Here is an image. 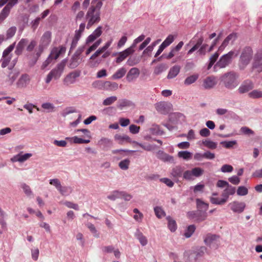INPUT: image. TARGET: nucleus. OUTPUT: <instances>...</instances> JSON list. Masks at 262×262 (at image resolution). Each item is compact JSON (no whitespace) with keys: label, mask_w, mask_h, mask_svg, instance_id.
<instances>
[{"label":"nucleus","mask_w":262,"mask_h":262,"mask_svg":"<svg viewBox=\"0 0 262 262\" xmlns=\"http://www.w3.org/2000/svg\"><path fill=\"white\" fill-rule=\"evenodd\" d=\"M193 176L199 177L202 176L204 172V170L200 167H195L191 170Z\"/></svg>","instance_id":"obj_60"},{"label":"nucleus","mask_w":262,"mask_h":262,"mask_svg":"<svg viewBox=\"0 0 262 262\" xmlns=\"http://www.w3.org/2000/svg\"><path fill=\"white\" fill-rule=\"evenodd\" d=\"M20 187L23 189V191L25 192V193L28 196H30L33 194L32 191H31L30 187L26 183H21L20 184Z\"/></svg>","instance_id":"obj_47"},{"label":"nucleus","mask_w":262,"mask_h":262,"mask_svg":"<svg viewBox=\"0 0 262 262\" xmlns=\"http://www.w3.org/2000/svg\"><path fill=\"white\" fill-rule=\"evenodd\" d=\"M216 84L215 78L213 76L208 77L204 81V86L206 89L212 88Z\"/></svg>","instance_id":"obj_29"},{"label":"nucleus","mask_w":262,"mask_h":262,"mask_svg":"<svg viewBox=\"0 0 262 262\" xmlns=\"http://www.w3.org/2000/svg\"><path fill=\"white\" fill-rule=\"evenodd\" d=\"M231 209L235 213H241L245 208L246 204L244 202L234 201L229 204Z\"/></svg>","instance_id":"obj_13"},{"label":"nucleus","mask_w":262,"mask_h":262,"mask_svg":"<svg viewBox=\"0 0 262 262\" xmlns=\"http://www.w3.org/2000/svg\"><path fill=\"white\" fill-rule=\"evenodd\" d=\"M253 68L262 70V51L258 52L254 56Z\"/></svg>","instance_id":"obj_21"},{"label":"nucleus","mask_w":262,"mask_h":262,"mask_svg":"<svg viewBox=\"0 0 262 262\" xmlns=\"http://www.w3.org/2000/svg\"><path fill=\"white\" fill-rule=\"evenodd\" d=\"M139 75V69L137 68H132L128 72L126 79L128 82H130L136 79Z\"/></svg>","instance_id":"obj_19"},{"label":"nucleus","mask_w":262,"mask_h":262,"mask_svg":"<svg viewBox=\"0 0 262 262\" xmlns=\"http://www.w3.org/2000/svg\"><path fill=\"white\" fill-rule=\"evenodd\" d=\"M104 88L108 91H115L118 88V84L115 82L105 81L103 85Z\"/></svg>","instance_id":"obj_36"},{"label":"nucleus","mask_w":262,"mask_h":262,"mask_svg":"<svg viewBox=\"0 0 262 262\" xmlns=\"http://www.w3.org/2000/svg\"><path fill=\"white\" fill-rule=\"evenodd\" d=\"M129 163V160L126 159L119 162V166L122 170H127L128 168Z\"/></svg>","instance_id":"obj_49"},{"label":"nucleus","mask_w":262,"mask_h":262,"mask_svg":"<svg viewBox=\"0 0 262 262\" xmlns=\"http://www.w3.org/2000/svg\"><path fill=\"white\" fill-rule=\"evenodd\" d=\"M117 100L116 96H111L104 99L102 102L103 105H110L113 104Z\"/></svg>","instance_id":"obj_51"},{"label":"nucleus","mask_w":262,"mask_h":262,"mask_svg":"<svg viewBox=\"0 0 262 262\" xmlns=\"http://www.w3.org/2000/svg\"><path fill=\"white\" fill-rule=\"evenodd\" d=\"M80 61V57L73 54L70 60L69 67L70 69H75L79 66Z\"/></svg>","instance_id":"obj_32"},{"label":"nucleus","mask_w":262,"mask_h":262,"mask_svg":"<svg viewBox=\"0 0 262 262\" xmlns=\"http://www.w3.org/2000/svg\"><path fill=\"white\" fill-rule=\"evenodd\" d=\"M180 69L181 67L178 65H175L172 67L168 72L167 78L168 79L174 78L179 74Z\"/></svg>","instance_id":"obj_27"},{"label":"nucleus","mask_w":262,"mask_h":262,"mask_svg":"<svg viewBox=\"0 0 262 262\" xmlns=\"http://www.w3.org/2000/svg\"><path fill=\"white\" fill-rule=\"evenodd\" d=\"M219 56V54L217 52L214 53L209 58V63L208 65V69H210Z\"/></svg>","instance_id":"obj_50"},{"label":"nucleus","mask_w":262,"mask_h":262,"mask_svg":"<svg viewBox=\"0 0 262 262\" xmlns=\"http://www.w3.org/2000/svg\"><path fill=\"white\" fill-rule=\"evenodd\" d=\"M198 77L199 76L197 74L191 75L185 79L184 83L185 85H189L195 82L198 79Z\"/></svg>","instance_id":"obj_42"},{"label":"nucleus","mask_w":262,"mask_h":262,"mask_svg":"<svg viewBox=\"0 0 262 262\" xmlns=\"http://www.w3.org/2000/svg\"><path fill=\"white\" fill-rule=\"evenodd\" d=\"M195 229L194 225L189 226L184 233L185 236L187 238L190 237L194 232Z\"/></svg>","instance_id":"obj_52"},{"label":"nucleus","mask_w":262,"mask_h":262,"mask_svg":"<svg viewBox=\"0 0 262 262\" xmlns=\"http://www.w3.org/2000/svg\"><path fill=\"white\" fill-rule=\"evenodd\" d=\"M207 248L204 246L198 247L193 248L188 255L187 262H200V259L203 257Z\"/></svg>","instance_id":"obj_5"},{"label":"nucleus","mask_w":262,"mask_h":262,"mask_svg":"<svg viewBox=\"0 0 262 262\" xmlns=\"http://www.w3.org/2000/svg\"><path fill=\"white\" fill-rule=\"evenodd\" d=\"M155 105L157 111L162 114L167 113L172 107L170 103L164 101L157 103Z\"/></svg>","instance_id":"obj_14"},{"label":"nucleus","mask_w":262,"mask_h":262,"mask_svg":"<svg viewBox=\"0 0 262 262\" xmlns=\"http://www.w3.org/2000/svg\"><path fill=\"white\" fill-rule=\"evenodd\" d=\"M233 167L231 165H228V164L223 165L221 168V171L222 172H224V173L231 172L233 171Z\"/></svg>","instance_id":"obj_63"},{"label":"nucleus","mask_w":262,"mask_h":262,"mask_svg":"<svg viewBox=\"0 0 262 262\" xmlns=\"http://www.w3.org/2000/svg\"><path fill=\"white\" fill-rule=\"evenodd\" d=\"M253 56V51L251 47H246L242 51L238 62L240 70H244L249 64Z\"/></svg>","instance_id":"obj_4"},{"label":"nucleus","mask_w":262,"mask_h":262,"mask_svg":"<svg viewBox=\"0 0 262 262\" xmlns=\"http://www.w3.org/2000/svg\"><path fill=\"white\" fill-rule=\"evenodd\" d=\"M184 168L180 165H177L171 168L170 176L174 180H178L179 178L182 176Z\"/></svg>","instance_id":"obj_12"},{"label":"nucleus","mask_w":262,"mask_h":262,"mask_svg":"<svg viewBox=\"0 0 262 262\" xmlns=\"http://www.w3.org/2000/svg\"><path fill=\"white\" fill-rule=\"evenodd\" d=\"M80 72L74 71L71 72L65 77L63 80L64 84L68 85L75 82L77 78L79 77Z\"/></svg>","instance_id":"obj_16"},{"label":"nucleus","mask_w":262,"mask_h":262,"mask_svg":"<svg viewBox=\"0 0 262 262\" xmlns=\"http://www.w3.org/2000/svg\"><path fill=\"white\" fill-rule=\"evenodd\" d=\"M102 4L99 3L97 6L91 5L88 9L85 15L88 20L86 28L89 29L94 24H97L100 21V9Z\"/></svg>","instance_id":"obj_1"},{"label":"nucleus","mask_w":262,"mask_h":262,"mask_svg":"<svg viewBox=\"0 0 262 262\" xmlns=\"http://www.w3.org/2000/svg\"><path fill=\"white\" fill-rule=\"evenodd\" d=\"M196 207L198 209V211L203 215H205L204 213L208 209L209 205L208 203H206L201 200L200 199H196Z\"/></svg>","instance_id":"obj_23"},{"label":"nucleus","mask_w":262,"mask_h":262,"mask_svg":"<svg viewBox=\"0 0 262 262\" xmlns=\"http://www.w3.org/2000/svg\"><path fill=\"white\" fill-rule=\"evenodd\" d=\"M129 52V50L125 49L122 52H119L118 56L115 60L116 62L117 63H120L123 61L127 57L131 55Z\"/></svg>","instance_id":"obj_33"},{"label":"nucleus","mask_w":262,"mask_h":262,"mask_svg":"<svg viewBox=\"0 0 262 262\" xmlns=\"http://www.w3.org/2000/svg\"><path fill=\"white\" fill-rule=\"evenodd\" d=\"M11 59V56H2V58L1 60L2 62L1 66L3 68H6L7 66H8L9 63L10 62Z\"/></svg>","instance_id":"obj_55"},{"label":"nucleus","mask_w":262,"mask_h":262,"mask_svg":"<svg viewBox=\"0 0 262 262\" xmlns=\"http://www.w3.org/2000/svg\"><path fill=\"white\" fill-rule=\"evenodd\" d=\"M238 74L234 71H230L222 75L220 80L224 86L229 90H233L239 84Z\"/></svg>","instance_id":"obj_2"},{"label":"nucleus","mask_w":262,"mask_h":262,"mask_svg":"<svg viewBox=\"0 0 262 262\" xmlns=\"http://www.w3.org/2000/svg\"><path fill=\"white\" fill-rule=\"evenodd\" d=\"M254 88V84L250 80H246L242 82L238 89L239 94H244L252 90Z\"/></svg>","instance_id":"obj_11"},{"label":"nucleus","mask_w":262,"mask_h":262,"mask_svg":"<svg viewBox=\"0 0 262 262\" xmlns=\"http://www.w3.org/2000/svg\"><path fill=\"white\" fill-rule=\"evenodd\" d=\"M41 107L43 109L48 110V112H53L54 111V105L52 103L49 102L42 103Z\"/></svg>","instance_id":"obj_53"},{"label":"nucleus","mask_w":262,"mask_h":262,"mask_svg":"<svg viewBox=\"0 0 262 262\" xmlns=\"http://www.w3.org/2000/svg\"><path fill=\"white\" fill-rule=\"evenodd\" d=\"M120 191L118 190L114 191L111 194L108 195L107 198L112 201H115L117 199L120 198Z\"/></svg>","instance_id":"obj_58"},{"label":"nucleus","mask_w":262,"mask_h":262,"mask_svg":"<svg viewBox=\"0 0 262 262\" xmlns=\"http://www.w3.org/2000/svg\"><path fill=\"white\" fill-rule=\"evenodd\" d=\"M51 37L52 33L49 31H46L43 34L40 38L39 45L41 49H42V47L45 49L47 48L51 41Z\"/></svg>","instance_id":"obj_8"},{"label":"nucleus","mask_w":262,"mask_h":262,"mask_svg":"<svg viewBox=\"0 0 262 262\" xmlns=\"http://www.w3.org/2000/svg\"><path fill=\"white\" fill-rule=\"evenodd\" d=\"M133 143H134V144L139 146L140 147L142 148L145 150L149 151L154 150L157 147L156 145L155 144H147L146 145H144V144H143L141 143L135 141H134L133 142Z\"/></svg>","instance_id":"obj_37"},{"label":"nucleus","mask_w":262,"mask_h":262,"mask_svg":"<svg viewBox=\"0 0 262 262\" xmlns=\"http://www.w3.org/2000/svg\"><path fill=\"white\" fill-rule=\"evenodd\" d=\"M112 42V40H111L107 41L104 46L102 48H99L90 57V59H94L97 56H98L100 54L105 52L111 45Z\"/></svg>","instance_id":"obj_24"},{"label":"nucleus","mask_w":262,"mask_h":262,"mask_svg":"<svg viewBox=\"0 0 262 262\" xmlns=\"http://www.w3.org/2000/svg\"><path fill=\"white\" fill-rule=\"evenodd\" d=\"M157 156L159 159L164 162L175 163L173 157L164 152L163 150H159L157 152Z\"/></svg>","instance_id":"obj_17"},{"label":"nucleus","mask_w":262,"mask_h":262,"mask_svg":"<svg viewBox=\"0 0 262 262\" xmlns=\"http://www.w3.org/2000/svg\"><path fill=\"white\" fill-rule=\"evenodd\" d=\"M210 202L214 205H222L225 203V200L215 197L210 198Z\"/></svg>","instance_id":"obj_54"},{"label":"nucleus","mask_w":262,"mask_h":262,"mask_svg":"<svg viewBox=\"0 0 262 262\" xmlns=\"http://www.w3.org/2000/svg\"><path fill=\"white\" fill-rule=\"evenodd\" d=\"M150 133L155 135H162L164 134L163 130L160 129V126L157 124H153L150 128Z\"/></svg>","instance_id":"obj_40"},{"label":"nucleus","mask_w":262,"mask_h":262,"mask_svg":"<svg viewBox=\"0 0 262 262\" xmlns=\"http://www.w3.org/2000/svg\"><path fill=\"white\" fill-rule=\"evenodd\" d=\"M28 43V40L27 39H21L16 46V49L15 50V53L17 55H20L24 49V47Z\"/></svg>","instance_id":"obj_30"},{"label":"nucleus","mask_w":262,"mask_h":262,"mask_svg":"<svg viewBox=\"0 0 262 262\" xmlns=\"http://www.w3.org/2000/svg\"><path fill=\"white\" fill-rule=\"evenodd\" d=\"M160 181L164 183L169 187H172L174 185V183L169 178H163L160 179Z\"/></svg>","instance_id":"obj_64"},{"label":"nucleus","mask_w":262,"mask_h":262,"mask_svg":"<svg viewBox=\"0 0 262 262\" xmlns=\"http://www.w3.org/2000/svg\"><path fill=\"white\" fill-rule=\"evenodd\" d=\"M168 68V66L166 63H161L157 65L154 69V74L155 75H159L162 72L166 71Z\"/></svg>","instance_id":"obj_34"},{"label":"nucleus","mask_w":262,"mask_h":262,"mask_svg":"<svg viewBox=\"0 0 262 262\" xmlns=\"http://www.w3.org/2000/svg\"><path fill=\"white\" fill-rule=\"evenodd\" d=\"M98 145L103 151L110 150L113 146V141L107 138L102 137L98 142Z\"/></svg>","instance_id":"obj_9"},{"label":"nucleus","mask_w":262,"mask_h":262,"mask_svg":"<svg viewBox=\"0 0 262 262\" xmlns=\"http://www.w3.org/2000/svg\"><path fill=\"white\" fill-rule=\"evenodd\" d=\"M73 189L71 186H61L58 191L61 195L68 196L72 193Z\"/></svg>","instance_id":"obj_38"},{"label":"nucleus","mask_w":262,"mask_h":262,"mask_svg":"<svg viewBox=\"0 0 262 262\" xmlns=\"http://www.w3.org/2000/svg\"><path fill=\"white\" fill-rule=\"evenodd\" d=\"M187 214L189 219H194L198 222L204 221L206 218V215H201L198 210L189 211Z\"/></svg>","instance_id":"obj_20"},{"label":"nucleus","mask_w":262,"mask_h":262,"mask_svg":"<svg viewBox=\"0 0 262 262\" xmlns=\"http://www.w3.org/2000/svg\"><path fill=\"white\" fill-rule=\"evenodd\" d=\"M178 156L179 158H182L185 160H188L191 158L192 154L188 151L184 150L179 151L178 154Z\"/></svg>","instance_id":"obj_41"},{"label":"nucleus","mask_w":262,"mask_h":262,"mask_svg":"<svg viewBox=\"0 0 262 262\" xmlns=\"http://www.w3.org/2000/svg\"><path fill=\"white\" fill-rule=\"evenodd\" d=\"M237 38V34L235 33L230 34L224 39L222 45L219 48V51H222L230 43H232Z\"/></svg>","instance_id":"obj_15"},{"label":"nucleus","mask_w":262,"mask_h":262,"mask_svg":"<svg viewBox=\"0 0 262 262\" xmlns=\"http://www.w3.org/2000/svg\"><path fill=\"white\" fill-rule=\"evenodd\" d=\"M204 242L210 248L216 249L220 244V236L216 234L208 233L204 237Z\"/></svg>","instance_id":"obj_7"},{"label":"nucleus","mask_w":262,"mask_h":262,"mask_svg":"<svg viewBox=\"0 0 262 262\" xmlns=\"http://www.w3.org/2000/svg\"><path fill=\"white\" fill-rule=\"evenodd\" d=\"M30 82V77L27 74H22L16 83V87L18 89L26 88Z\"/></svg>","instance_id":"obj_10"},{"label":"nucleus","mask_w":262,"mask_h":262,"mask_svg":"<svg viewBox=\"0 0 262 262\" xmlns=\"http://www.w3.org/2000/svg\"><path fill=\"white\" fill-rule=\"evenodd\" d=\"M221 144H222L223 146L226 148H230L236 144V141L235 140L230 141H222L221 142Z\"/></svg>","instance_id":"obj_62"},{"label":"nucleus","mask_w":262,"mask_h":262,"mask_svg":"<svg viewBox=\"0 0 262 262\" xmlns=\"http://www.w3.org/2000/svg\"><path fill=\"white\" fill-rule=\"evenodd\" d=\"M67 63V59H63L60 63H58L56 67L53 69L48 74L46 78V82L49 83L52 79L57 80L59 79L63 72Z\"/></svg>","instance_id":"obj_3"},{"label":"nucleus","mask_w":262,"mask_h":262,"mask_svg":"<svg viewBox=\"0 0 262 262\" xmlns=\"http://www.w3.org/2000/svg\"><path fill=\"white\" fill-rule=\"evenodd\" d=\"M126 70L125 68L118 69L112 76L113 79H119L122 78L126 74Z\"/></svg>","instance_id":"obj_35"},{"label":"nucleus","mask_w":262,"mask_h":262,"mask_svg":"<svg viewBox=\"0 0 262 262\" xmlns=\"http://www.w3.org/2000/svg\"><path fill=\"white\" fill-rule=\"evenodd\" d=\"M11 9V5L10 4L6 5L5 7L2 9L0 13V24L8 16L10 10Z\"/></svg>","instance_id":"obj_28"},{"label":"nucleus","mask_w":262,"mask_h":262,"mask_svg":"<svg viewBox=\"0 0 262 262\" xmlns=\"http://www.w3.org/2000/svg\"><path fill=\"white\" fill-rule=\"evenodd\" d=\"M135 236L139 240L142 246H144L147 245V239L146 237L143 235V233L138 229L136 230Z\"/></svg>","instance_id":"obj_31"},{"label":"nucleus","mask_w":262,"mask_h":262,"mask_svg":"<svg viewBox=\"0 0 262 262\" xmlns=\"http://www.w3.org/2000/svg\"><path fill=\"white\" fill-rule=\"evenodd\" d=\"M114 139L120 144H123L124 142L133 143L134 141L132 140L129 136L125 135L116 134L114 136Z\"/></svg>","instance_id":"obj_25"},{"label":"nucleus","mask_w":262,"mask_h":262,"mask_svg":"<svg viewBox=\"0 0 262 262\" xmlns=\"http://www.w3.org/2000/svg\"><path fill=\"white\" fill-rule=\"evenodd\" d=\"M249 97L253 99L260 98L262 97V92L259 90H255L248 94Z\"/></svg>","instance_id":"obj_45"},{"label":"nucleus","mask_w":262,"mask_h":262,"mask_svg":"<svg viewBox=\"0 0 262 262\" xmlns=\"http://www.w3.org/2000/svg\"><path fill=\"white\" fill-rule=\"evenodd\" d=\"M49 184L54 186L58 191L62 186L60 180L57 178L50 179L49 180Z\"/></svg>","instance_id":"obj_48"},{"label":"nucleus","mask_w":262,"mask_h":262,"mask_svg":"<svg viewBox=\"0 0 262 262\" xmlns=\"http://www.w3.org/2000/svg\"><path fill=\"white\" fill-rule=\"evenodd\" d=\"M161 41V39H158L151 43L143 51V54H150L153 51L155 47Z\"/></svg>","instance_id":"obj_43"},{"label":"nucleus","mask_w":262,"mask_h":262,"mask_svg":"<svg viewBox=\"0 0 262 262\" xmlns=\"http://www.w3.org/2000/svg\"><path fill=\"white\" fill-rule=\"evenodd\" d=\"M173 41V36L172 35H169L161 44L166 48L169 46Z\"/></svg>","instance_id":"obj_59"},{"label":"nucleus","mask_w":262,"mask_h":262,"mask_svg":"<svg viewBox=\"0 0 262 262\" xmlns=\"http://www.w3.org/2000/svg\"><path fill=\"white\" fill-rule=\"evenodd\" d=\"M19 75V72L17 70H12L9 72L7 74V81L10 85H12L14 83Z\"/></svg>","instance_id":"obj_26"},{"label":"nucleus","mask_w":262,"mask_h":262,"mask_svg":"<svg viewBox=\"0 0 262 262\" xmlns=\"http://www.w3.org/2000/svg\"><path fill=\"white\" fill-rule=\"evenodd\" d=\"M238 55V52L230 51L228 53L222 55L219 61L216 62L215 67L220 68H225L229 66L232 62L233 57H236Z\"/></svg>","instance_id":"obj_6"},{"label":"nucleus","mask_w":262,"mask_h":262,"mask_svg":"<svg viewBox=\"0 0 262 262\" xmlns=\"http://www.w3.org/2000/svg\"><path fill=\"white\" fill-rule=\"evenodd\" d=\"M66 51V48L64 46H61L59 47L53 48L49 54L55 60H56L59 56L64 54Z\"/></svg>","instance_id":"obj_18"},{"label":"nucleus","mask_w":262,"mask_h":262,"mask_svg":"<svg viewBox=\"0 0 262 262\" xmlns=\"http://www.w3.org/2000/svg\"><path fill=\"white\" fill-rule=\"evenodd\" d=\"M168 221V227L171 232H174L177 228L176 221L173 220L170 216L166 217Z\"/></svg>","instance_id":"obj_39"},{"label":"nucleus","mask_w":262,"mask_h":262,"mask_svg":"<svg viewBox=\"0 0 262 262\" xmlns=\"http://www.w3.org/2000/svg\"><path fill=\"white\" fill-rule=\"evenodd\" d=\"M203 144L209 149H213L216 148L217 143L209 140L203 141Z\"/></svg>","instance_id":"obj_46"},{"label":"nucleus","mask_w":262,"mask_h":262,"mask_svg":"<svg viewBox=\"0 0 262 262\" xmlns=\"http://www.w3.org/2000/svg\"><path fill=\"white\" fill-rule=\"evenodd\" d=\"M154 211L156 216L159 219H161L162 217L165 216L166 215L165 211L162 209V208L161 207H155L154 208Z\"/></svg>","instance_id":"obj_44"},{"label":"nucleus","mask_w":262,"mask_h":262,"mask_svg":"<svg viewBox=\"0 0 262 262\" xmlns=\"http://www.w3.org/2000/svg\"><path fill=\"white\" fill-rule=\"evenodd\" d=\"M32 156V154L30 153H27L24 155H22L21 153H19L14 157H13L11 160L13 162H24L25 161L27 160L29 158H30Z\"/></svg>","instance_id":"obj_22"},{"label":"nucleus","mask_w":262,"mask_h":262,"mask_svg":"<svg viewBox=\"0 0 262 262\" xmlns=\"http://www.w3.org/2000/svg\"><path fill=\"white\" fill-rule=\"evenodd\" d=\"M139 61V58L136 57H131L127 59L126 64L129 66H134L137 64Z\"/></svg>","instance_id":"obj_57"},{"label":"nucleus","mask_w":262,"mask_h":262,"mask_svg":"<svg viewBox=\"0 0 262 262\" xmlns=\"http://www.w3.org/2000/svg\"><path fill=\"white\" fill-rule=\"evenodd\" d=\"M86 226L89 229V230L91 231V232H92V233L94 235V236L96 237H99V233H98L97 232V230H96L95 227L94 226V225L91 223H88L87 224H86Z\"/></svg>","instance_id":"obj_56"},{"label":"nucleus","mask_w":262,"mask_h":262,"mask_svg":"<svg viewBox=\"0 0 262 262\" xmlns=\"http://www.w3.org/2000/svg\"><path fill=\"white\" fill-rule=\"evenodd\" d=\"M248 192V189L245 186H239L237 190V194L240 196L246 195Z\"/></svg>","instance_id":"obj_61"}]
</instances>
